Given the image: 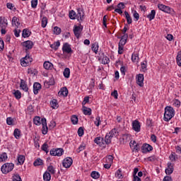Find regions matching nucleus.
Here are the masks:
<instances>
[{
	"label": "nucleus",
	"mask_w": 181,
	"mask_h": 181,
	"mask_svg": "<svg viewBox=\"0 0 181 181\" xmlns=\"http://www.w3.org/2000/svg\"><path fill=\"white\" fill-rule=\"evenodd\" d=\"M100 119V116H98L96 117V121L94 122V124H95V125H96V127H100V122H101V121Z\"/></svg>",
	"instance_id": "680f3d73"
},
{
	"label": "nucleus",
	"mask_w": 181,
	"mask_h": 181,
	"mask_svg": "<svg viewBox=\"0 0 181 181\" xmlns=\"http://www.w3.org/2000/svg\"><path fill=\"white\" fill-rule=\"evenodd\" d=\"M7 26H8V23L5 21V18L0 17V28L1 29H6Z\"/></svg>",
	"instance_id": "6ab92c4d"
},
{
	"label": "nucleus",
	"mask_w": 181,
	"mask_h": 181,
	"mask_svg": "<svg viewBox=\"0 0 181 181\" xmlns=\"http://www.w3.org/2000/svg\"><path fill=\"white\" fill-rule=\"evenodd\" d=\"M34 166H42L43 165V160L37 158L33 163Z\"/></svg>",
	"instance_id": "2f4dec72"
},
{
	"label": "nucleus",
	"mask_w": 181,
	"mask_h": 181,
	"mask_svg": "<svg viewBox=\"0 0 181 181\" xmlns=\"http://www.w3.org/2000/svg\"><path fill=\"white\" fill-rule=\"evenodd\" d=\"M94 142L97 145H101L102 142V144L104 145V138H102L101 136L96 137L94 139Z\"/></svg>",
	"instance_id": "393cba45"
},
{
	"label": "nucleus",
	"mask_w": 181,
	"mask_h": 181,
	"mask_svg": "<svg viewBox=\"0 0 181 181\" xmlns=\"http://www.w3.org/2000/svg\"><path fill=\"white\" fill-rule=\"evenodd\" d=\"M110 63V58L107 56H103L102 58V64H108Z\"/></svg>",
	"instance_id": "a19ab883"
},
{
	"label": "nucleus",
	"mask_w": 181,
	"mask_h": 181,
	"mask_svg": "<svg viewBox=\"0 0 181 181\" xmlns=\"http://www.w3.org/2000/svg\"><path fill=\"white\" fill-rule=\"evenodd\" d=\"M164 12H165L166 13H172V12H173V10L172 8L166 6Z\"/></svg>",
	"instance_id": "4d7b16f0"
},
{
	"label": "nucleus",
	"mask_w": 181,
	"mask_h": 181,
	"mask_svg": "<svg viewBox=\"0 0 181 181\" xmlns=\"http://www.w3.org/2000/svg\"><path fill=\"white\" fill-rule=\"evenodd\" d=\"M71 121L74 125H76L78 124V117H77V115H74L71 117Z\"/></svg>",
	"instance_id": "7c9ffc66"
},
{
	"label": "nucleus",
	"mask_w": 181,
	"mask_h": 181,
	"mask_svg": "<svg viewBox=\"0 0 181 181\" xmlns=\"http://www.w3.org/2000/svg\"><path fill=\"white\" fill-rule=\"evenodd\" d=\"M33 122L35 125H40V124H42V122H40V117H35L33 119Z\"/></svg>",
	"instance_id": "58836bf2"
},
{
	"label": "nucleus",
	"mask_w": 181,
	"mask_h": 181,
	"mask_svg": "<svg viewBox=\"0 0 181 181\" xmlns=\"http://www.w3.org/2000/svg\"><path fill=\"white\" fill-rule=\"evenodd\" d=\"M0 157L1 158V160L3 162H5L6 159H8V156L6 155V153H3L1 155H0Z\"/></svg>",
	"instance_id": "13d9d810"
},
{
	"label": "nucleus",
	"mask_w": 181,
	"mask_h": 181,
	"mask_svg": "<svg viewBox=\"0 0 181 181\" xmlns=\"http://www.w3.org/2000/svg\"><path fill=\"white\" fill-rule=\"evenodd\" d=\"M83 112L84 115H91V108L83 106Z\"/></svg>",
	"instance_id": "bb28decb"
},
{
	"label": "nucleus",
	"mask_w": 181,
	"mask_h": 181,
	"mask_svg": "<svg viewBox=\"0 0 181 181\" xmlns=\"http://www.w3.org/2000/svg\"><path fill=\"white\" fill-rule=\"evenodd\" d=\"M37 6V0H32L31 1V7L36 8Z\"/></svg>",
	"instance_id": "e2e57ef3"
},
{
	"label": "nucleus",
	"mask_w": 181,
	"mask_h": 181,
	"mask_svg": "<svg viewBox=\"0 0 181 181\" xmlns=\"http://www.w3.org/2000/svg\"><path fill=\"white\" fill-rule=\"evenodd\" d=\"M108 134L112 138H114V136H117V135H118V130L115 128L112 129Z\"/></svg>",
	"instance_id": "473e14b6"
},
{
	"label": "nucleus",
	"mask_w": 181,
	"mask_h": 181,
	"mask_svg": "<svg viewBox=\"0 0 181 181\" xmlns=\"http://www.w3.org/2000/svg\"><path fill=\"white\" fill-rule=\"evenodd\" d=\"M62 165L64 168H69L71 165H73V159L70 157H67L64 159Z\"/></svg>",
	"instance_id": "423d86ee"
},
{
	"label": "nucleus",
	"mask_w": 181,
	"mask_h": 181,
	"mask_svg": "<svg viewBox=\"0 0 181 181\" xmlns=\"http://www.w3.org/2000/svg\"><path fill=\"white\" fill-rule=\"evenodd\" d=\"M30 31L28 29H24L23 30L22 36L23 37H29L30 36Z\"/></svg>",
	"instance_id": "c9c22d12"
},
{
	"label": "nucleus",
	"mask_w": 181,
	"mask_h": 181,
	"mask_svg": "<svg viewBox=\"0 0 181 181\" xmlns=\"http://www.w3.org/2000/svg\"><path fill=\"white\" fill-rule=\"evenodd\" d=\"M64 152V151L63 150V148H52L49 151V153L51 156H62Z\"/></svg>",
	"instance_id": "7ed1b4c3"
},
{
	"label": "nucleus",
	"mask_w": 181,
	"mask_h": 181,
	"mask_svg": "<svg viewBox=\"0 0 181 181\" xmlns=\"http://www.w3.org/2000/svg\"><path fill=\"white\" fill-rule=\"evenodd\" d=\"M91 49H92L93 52H94V53H95L97 54V53L98 52V43L95 42V43L92 44Z\"/></svg>",
	"instance_id": "72a5a7b5"
},
{
	"label": "nucleus",
	"mask_w": 181,
	"mask_h": 181,
	"mask_svg": "<svg viewBox=\"0 0 181 181\" xmlns=\"http://www.w3.org/2000/svg\"><path fill=\"white\" fill-rule=\"evenodd\" d=\"M173 104L177 107H180V101L179 100H175Z\"/></svg>",
	"instance_id": "774afa93"
},
{
	"label": "nucleus",
	"mask_w": 181,
	"mask_h": 181,
	"mask_svg": "<svg viewBox=\"0 0 181 181\" xmlns=\"http://www.w3.org/2000/svg\"><path fill=\"white\" fill-rule=\"evenodd\" d=\"M14 96L17 100H21V97H22V93H21V91L19 90H16L14 93Z\"/></svg>",
	"instance_id": "4c0bfd02"
},
{
	"label": "nucleus",
	"mask_w": 181,
	"mask_h": 181,
	"mask_svg": "<svg viewBox=\"0 0 181 181\" xmlns=\"http://www.w3.org/2000/svg\"><path fill=\"white\" fill-rule=\"evenodd\" d=\"M64 76L66 78H69L70 77V69L66 68L64 71Z\"/></svg>",
	"instance_id": "a18cd8bd"
},
{
	"label": "nucleus",
	"mask_w": 181,
	"mask_h": 181,
	"mask_svg": "<svg viewBox=\"0 0 181 181\" xmlns=\"http://www.w3.org/2000/svg\"><path fill=\"white\" fill-rule=\"evenodd\" d=\"M166 175H172L173 173V164L171 163H168V168L165 169Z\"/></svg>",
	"instance_id": "2eb2a0df"
},
{
	"label": "nucleus",
	"mask_w": 181,
	"mask_h": 181,
	"mask_svg": "<svg viewBox=\"0 0 181 181\" xmlns=\"http://www.w3.org/2000/svg\"><path fill=\"white\" fill-rule=\"evenodd\" d=\"M78 18V21H83L84 19V11L81 10V8H78V13L76 15Z\"/></svg>",
	"instance_id": "f3484780"
},
{
	"label": "nucleus",
	"mask_w": 181,
	"mask_h": 181,
	"mask_svg": "<svg viewBox=\"0 0 181 181\" xmlns=\"http://www.w3.org/2000/svg\"><path fill=\"white\" fill-rule=\"evenodd\" d=\"M58 94H59V95H63L64 97H67V95H69V90L67 89V88L64 87L61 88Z\"/></svg>",
	"instance_id": "dca6fc26"
},
{
	"label": "nucleus",
	"mask_w": 181,
	"mask_h": 181,
	"mask_svg": "<svg viewBox=\"0 0 181 181\" xmlns=\"http://www.w3.org/2000/svg\"><path fill=\"white\" fill-rule=\"evenodd\" d=\"M33 59L29 55H26L23 59H21V66L26 67L29 63H32Z\"/></svg>",
	"instance_id": "0eeeda50"
},
{
	"label": "nucleus",
	"mask_w": 181,
	"mask_h": 181,
	"mask_svg": "<svg viewBox=\"0 0 181 181\" xmlns=\"http://www.w3.org/2000/svg\"><path fill=\"white\" fill-rule=\"evenodd\" d=\"M118 53L119 54H122V53H124V45H119V47H118Z\"/></svg>",
	"instance_id": "052dcab7"
},
{
	"label": "nucleus",
	"mask_w": 181,
	"mask_h": 181,
	"mask_svg": "<svg viewBox=\"0 0 181 181\" xmlns=\"http://www.w3.org/2000/svg\"><path fill=\"white\" fill-rule=\"evenodd\" d=\"M50 105H51V107L53 108V110H56V108L59 107V103H57V100L53 99L50 102Z\"/></svg>",
	"instance_id": "a878e982"
},
{
	"label": "nucleus",
	"mask_w": 181,
	"mask_h": 181,
	"mask_svg": "<svg viewBox=\"0 0 181 181\" xmlns=\"http://www.w3.org/2000/svg\"><path fill=\"white\" fill-rule=\"evenodd\" d=\"M13 135L16 139H19L21 138V130L19 129H15Z\"/></svg>",
	"instance_id": "f704fd0d"
},
{
	"label": "nucleus",
	"mask_w": 181,
	"mask_h": 181,
	"mask_svg": "<svg viewBox=\"0 0 181 181\" xmlns=\"http://www.w3.org/2000/svg\"><path fill=\"white\" fill-rule=\"evenodd\" d=\"M90 176L93 177V179H98V177H100V173H98L97 171H93Z\"/></svg>",
	"instance_id": "37998d69"
},
{
	"label": "nucleus",
	"mask_w": 181,
	"mask_h": 181,
	"mask_svg": "<svg viewBox=\"0 0 181 181\" xmlns=\"http://www.w3.org/2000/svg\"><path fill=\"white\" fill-rule=\"evenodd\" d=\"M49 146L45 143L42 146V149L44 151V152H46V153H49Z\"/></svg>",
	"instance_id": "8fccbe9b"
},
{
	"label": "nucleus",
	"mask_w": 181,
	"mask_h": 181,
	"mask_svg": "<svg viewBox=\"0 0 181 181\" xmlns=\"http://www.w3.org/2000/svg\"><path fill=\"white\" fill-rule=\"evenodd\" d=\"M62 51L64 52V53H67L68 54L73 53V49H71V47H70V45L67 42L64 44L62 47Z\"/></svg>",
	"instance_id": "9d476101"
},
{
	"label": "nucleus",
	"mask_w": 181,
	"mask_h": 181,
	"mask_svg": "<svg viewBox=\"0 0 181 181\" xmlns=\"http://www.w3.org/2000/svg\"><path fill=\"white\" fill-rule=\"evenodd\" d=\"M12 25L13 26H16V28H18L21 26V22H19V18H18V17L14 16L12 18Z\"/></svg>",
	"instance_id": "aec40b11"
},
{
	"label": "nucleus",
	"mask_w": 181,
	"mask_h": 181,
	"mask_svg": "<svg viewBox=\"0 0 181 181\" xmlns=\"http://www.w3.org/2000/svg\"><path fill=\"white\" fill-rule=\"evenodd\" d=\"M130 145V148H132V149H133V151H136V152H138V151H139V144L136 143V141H131L129 143Z\"/></svg>",
	"instance_id": "ddd939ff"
},
{
	"label": "nucleus",
	"mask_w": 181,
	"mask_h": 181,
	"mask_svg": "<svg viewBox=\"0 0 181 181\" xmlns=\"http://www.w3.org/2000/svg\"><path fill=\"white\" fill-rule=\"evenodd\" d=\"M13 181H22V178L18 174L13 176Z\"/></svg>",
	"instance_id": "6e6d98bb"
},
{
	"label": "nucleus",
	"mask_w": 181,
	"mask_h": 181,
	"mask_svg": "<svg viewBox=\"0 0 181 181\" xmlns=\"http://www.w3.org/2000/svg\"><path fill=\"white\" fill-rule=\"evenodd\" d=\"M132 62H134V63H136V62H138V60H139V56L138 55V54H133L132 55Z\"/></svg>",
	"instance_id": "49530a36"
},
{
	"label": "nucleus",
	"mask_w": 181,
	"mask_h": 181,
	"mask_svg": "<svg viewBox=\"0 0 181 181\" xmlns=\"http://www.w3.org/2000/svg\"><path fill=\"white\" fill-rule=\"evenodd\" d=\"M136 83L140 87H144V74H140L138 75V77L136 79Z\"/></svg>",
	"instance_id": "4468645a"
},
{
	"label": "nucleus",
	"mask_w": 181,
	"mask_h": 181,
	"mask_svg": "<svg viewBox=\"0 0 181 181\" xmlns=\"http://www.w3.org/2000/svg\"><path fill=\"white\" fill-rule=\"evenodd\" d=\"M132 128L135 132H139L141 131V124L139 123V121L134 120L132 122Z\"/></svg>",
	"instance_id": "9b49d317"
},
{
	"label": "nucleus",
	"mask_w": 181,
	"mask_h": 181,
	"mask_svg": "<svg viewBox=\"0 0 181 181\" xmlns=\"http://www.w3.org/2000/svg\"><path fill=\"white\" fill-rule=\"evenodd\" d=\"M125 18L127 19L128 25H131L132 23V18H131V16H129V13H128V11H124Z\"/></svg>",
	"instance_id": "c756f323"
},
{
	"label": "nucleus",
	"mask_w": 181,
	"mask_h": 181,
	"mask_svg": "<svg viewBox=\"0 0 181 181\" xmlns=\"http://www.w3.org/2000/svg\"><path fill=\"white\" fill-rule=\"evenodd\" d=\"M155 15H156V11L152 10L151 13L147 16V18H148L149 21H152L153 19H155Z\"/></svg>",
	"instance_id": "e433bc0d"
},
{
	"label": "nucleus",
	"mask_w": 181,
	"mask_h": 181,
	"mask_svg": "<svg viewBox=\"0 0 181 181\" xmlns=\"http://www.w3.org/2000/svg\"><path fill=\"white\" fill-rule=\"evenodd\" d=\"M78 136H83V135H84V129H83V127L78 128Z\"/></svg>",
	"instance_id": "5fc2aeb1"
},
{
	"label": "nucleus",
	"mask_w": 181,
	"mask_h": 181,
	"mask_svg": "<svg viewBox=\"0 0 181 181\" xmlns=\"http://www.w3.org/2000/svg\"><path fill=\"white\" fill-rule=\"evenodd\" d=\"M128 39V35H124L122 37L121 40L119 42V45L121 46H124L127 43V40Z\"/></svg>",
	"instance_id": "412c9836"
},
{
	"label": "nucleus",
	"mask_w": 181,
	"mask_h": 181,
	"mask_svg": "<svg viewBox=\"0 0 181 181\" xmlns=\"http://www.w3.org/2000/svg\"><path fill=\"white\" fill-rule=\"evenodd\" d=\"M112 97H114L115 100L118 99V91L115 90L113 92L111 93Z\"/></svg>",
	"instance_id": "bf43d9fd"
},
{
	"label": "nucleus",
	"mask_w": 181,
	"mask_h": 181,
	"mask_svg": "<svg viewBox=\"0 0 181 181\" xmlns=\"http://www.w3.org/2000/svg\"><path fill=\"white\" fill-rule=\"evenodd\" d=\"M18 162L20 165H23V163H25V156H19L18 157Z\"/></svg>",
	"instance_id": "ea45409f"
},
{
	"label": "nucleus",
	"mask_w": 181,
	"mask_h": 181,
	"mask_svg": "<svg viewBox=\"0 0 181 181\" xmlns=\"http://www.w3.org/2000/svg\"><path fill=\"white\" fill-rule=\"evenodd\" d=\"M153 150V147H152V146H151L150 144H143L142 147H141V152L143 153H146L148 152H151V151Z\"/></svg>",
	"instance_id": "6e6552de"
},
{
	"label": "nucleus",
	"mask_w": 181,
	"mask_h": 181,
	"mask_svg": "<svg viewBox=\"0 0 181 181\" xmlns=\"http://www.w3.org/2000/svg\"><path fill=\"white\" fill-rule=\"evenodd\" d=\"M59 47L60 41H57L50 45L51 49H53L54 50H57V49H59Z\"/></svg>",
	"instance_id": "c85d7f7f"
},
{
	"label": "nucleus",
	"mask_w": 181,
	"mask_h": 181,
	"mask_svg": "<svg viewBox=\"0 0 181 181\" xmlns=\"http://www.w3.org/2000/svg\"><path fill=\"white\" fill-rule=\"evenodd\" d=\"M77 16L76 15V12L74 11H71L70 12H69V18H70V19H76V17Z\"/></svg>",
	"instance_id": "864d4df0"
},
{
	"label": "nucleus",
	"mask_w": 181,
	"mask_h": 181,
	"mask_svg": "<svg viewBox=\"0 0 181 181\" xmlns=\"http://www.w3.org/2000/svg\"><path fill=\"white\" fill-rule=\"evenodd\" d=\"M21 45L23 47H25V52H28V50H30L33 47V42L30 40H27L21 43Z\"/></svg>",
	"instance_id": "39448f33"
},
{
	"label": "nucleus",
	"mask_w": 181,
	"mask_h": 181,
	"mask_svg": "<svg viewBox=\"0 0 181 181\" xmlns=\"http://www.w3.org/2000/svg\"><path fill=\"white\" fill-rule=\"evenodd\" d=\"M6 122L8 125H12L13 124V119H12V117H8L6 119Z\"/></svg>",
	"instance_id": "0e129e2a"
},
{
	"label": "nucleus",
	"mask_w": 181,
	"mask_h": 181,
	"mask_svg": "<svg viewBox=\"0 0 181 181\" xmlns=\"http://www.w3.org/2000/svg\"><path fill=\"white\" fill-rule=\"evenodd\" d=\"M43 66L45 70H52L53 69V64L50 62H45Z\"/></svg>",
	"instance_id": "4be33fe9"
},
{
	"label": "nucleus",
	"mask_w": 181,
	"mask_h": 181,
	"mask_svg": "<svg viewBox=\"0 0 181 181\" xmlns=\"http://www.w3.org/2000/svg\"><path fill=\"white\" fill-rule=\"evenodd\" d=\"M141 71H144V73H145V71L148 70V62L146 61H144L143 62H141Z\"/></svg>",
	"instance_id": "cd10ccee"
},
{
	"label": "nucleus",
	"mask_w": 181,
	"mask_h": 181,
	"mask_svg": "<svg viewBox=\"0 0 181 181\" xmlns=\"http://www.w3.org/2000/svg\"><path fill=\"white\" fill-rule=\"evenodd\" d=\"M175 116V110L173 107L170 106H167L165 108V112H164V121H170L172 118Z\"/></svg>",
	"instance_id": "f257e3e1"
},
{
	"label": "nucleus",
	"mask_w": 181,
	"mask_h": 181,
	"mask_svg": "<svg viewBox=\"0 0 181 181\" xmlns=\"http://www.w3.org/2000/svg\"><path fill=\"white\" fill-rule=\"evenodd\" d=\"M42 89V85L40 83L35 82L33 84V93L34 94H39V90Z\"/></svg>",
	"instance_id": "f8f14e48"
},
{
	"label": "nucleus",
	"mask_w": 181,
	"mask_h": 181,
	"mask_svg": "<svg viewBox=\"0 0 181 181\" xmlns=\"http://www.w3.org/2000/svg\"><path fill=\"white\" fill-rule=\"evenodd\" d=\"M112 162H114V157L111 155H109L106 157V163L112 164Z\"/></svg>",
	"instance_id": "c03bdc74"
},
{
	"label": "nucleus",
	"mask_w": 181,
	"mask_h": 181,
	"mask_svg": "<svg viewBox=\"0 0 181 181\" xmlns=\"http://www.w3.org/2000/svg\"><path fill=\"white\" fill-rule=\"evenodd\" d=\"M47 170L48 172H49V173H51L52 175H54V173H56V170H54V168H53V165H49L47 168Z\"/></svg>",
	"instance_id": "3c124183"
},
{
	"label": "nucleus",
	"mask_w": 181,
	"mask_h": 181,
	"mask_svg": "<svg viewBox=\"0 0 181 181\" xmlns=\"http://www.w3.org/2000/svg\"><path fill=\"white\" fill-rule=\"evenodd\" d=\"M111 139H112V137L107 133L105 136V139H103V142L106 145H110L111 144Z\"/></svg>",
	"instance_id": "5701e85b"
},
{
	"label": "nucleus",
	"mask_w": 181,
	"mask_h": 181,
	"mask_svg": "<svg viewBox=\"0 0 181 181\" xmlns=\"http://www.w3.org/2000/svg\"><path fill=\"white\" fill-rule=\"evenodd\" d=\"M54 35H60V33H62V29L57 26L54 27Z\"/></svg>",
	"instance_id": "09e8293b"
},
{
	"label": "nucleus",
	"mask_w": 181,
	"mask_h": 181,
	"mask_svg": "<svg viewBox=\"0 0 181 181\" xmlns=\"http://www.w3.org/2000/svg\"><path fill=\"white\" fill-rule=\"evenodd\" d=\"M13 32H14V35L16 36V37H19L20 33H21V30L15 29L13 30Z\"/></svg>",
	"instance_id": "338daca9"
},
{
	"label": "nucleus",
	"mask_w": 181,
	"mask_h": 181,
	"mask_svg": "<svg viewBox=\"0 0 181 181\" xmlns=\"http://www.w3.org/2000/svg\"><path fill=\"white\" fill-rule=\"evenodd\" d=\"M41 122H42V132L43 135H46V134H47V131H48L46 118H42Z\"/></svg>",
	"instance_id": "1a4fd4ad"
},
{
	"label": "nucleus",
	"mask_w": 181,
	"mask_h": 181,
	"mask_svg": "<svg viewBox=\"0 0 181 181\" xmlns=\"http://www.w3.org/2000/svg\"><path fill=\"white\" fill-rule=\"evenodd\" d=\"M13 168H15V164L12 163H6L1 166V170L2 173L6 175L7 173H9V172H12Z\"/></svg>",
	"instance_id": "f03ea898"
},
{
	"label": "nucleus",
	"mask_w": 181,
	"mask_h": 181,
	"mask_svg": "<svg viewBox=\"0 0 181 181\" xmlns=\"http://www.w3.org/2000/svg\"><path fill=\"white\" fill-rule=\"evenodd\" d=\"M176 60L177 65L181 66V51L178 52Z\"/></svg>",
	"instance_id": "79ce46f5"
},
{
	"label": "nucleus",
	"mask_w": 181,
	"mask_h": 181,
	"mask_svg": "<svg viewBox=\"0 0 181 181\" xmlns=\"http://www.w3.org/2000/svg\"><path fill=\"white\" fill-rule=\"evenodd\" d=\"M73 31L75 37L78 39L83 32V25H74Z\"/></svg>",
	"instance_id": "20e7f679"
},
{
	"label": "nucleus",
	"mask_w": 181,
	"mask_h": 181,
	"mask_svg": "<svg viewBox=\"0 0 181 181\" xmlns=\"http://www.w3.org/2000/svg\"><path fill=\"white\" fill-rule=\"evenodd\" d=\"M20 87L21 89L23 90V91L28 92L29 90V88H28V85L26 84V82L23 80H21Z\"/></svg>",
	"instance_id": "a211bd4d"
},
{
	"label": "nucleus",
	"mask_w": 181,
	"mask_h": 181,
	"mask_svg": "<svg viewBox=\"0 0 181 181\" xmlns=\"http://www.w3.org/2000/svg\"><path fill=\"white\" fill-rule=\"evenodd\" d=\"M158 9H160V11H163V12H165L166 6H165L163 4H158Z\"/></svg>",
	"instance_id": "69168bd1"
},
{
	"label": "nucleus",
	"mask_w": 181,
	"mask_h": 181,
	"mask_svg": "<svg viewBox=\"0 0 181 181\" xmlns=\"http://www.w3.org/2000/svg\"><path fill=\"white\" fill-rule=\"evenodd\" d=\"M115 176L118 179H122V171H121L120 169L117 170V172L115 173Z\"/></svg>",
	"instance_id": "de8ad7c7"
},
{
	"label": "nucleus",
	"mask_w": 181,
	"mask_h": 181,
	"mask_svg": "<svg viewBox=\"0 0 181 181\" xmlns=\"http://www.w3.org/2000/svg\"><path fill=\"white\" fill-rule=\"evenodd\" d=\"M52 179V175L50 173L46 171L43 175V180L44 181H50Z\"/></svg>",
	"instance_id": "b1692460"
},
{
	"label": "nucleus",
	"mask_w": 181,
	"mask_h": 181,
	"mask_svg": "<svg viewBox=\"0 0 181 181\" xmlns=\"http://www.w3.org/2000/svg\"><path fill=\"white\" fill-rule=\"evenodd\" d=\"M47 25V18L43 17L42 19V28H45Z\"/></svg>",
	"instance_id": "603ef678"
}]
</instances>
